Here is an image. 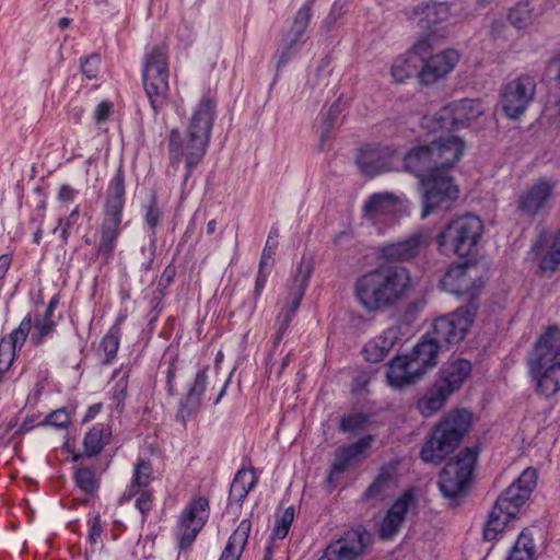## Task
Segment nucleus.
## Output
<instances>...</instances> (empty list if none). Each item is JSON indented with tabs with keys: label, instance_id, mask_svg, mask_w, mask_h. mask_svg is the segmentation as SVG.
<instances>
[{
	"label": "nucleus",
	"instance_id": "393cba45",
	"mask_svg": "<svg viewBox=\"0 0 560 560\" xmlns=\"http://www.w3.org/2000/svg\"><path fill=\"white\" fill-rule=\"evenodd\" d=\"M397 152L389 147H369L361 151L357 163L369 175L393 171Z\"/></svg>",
	"mask_w": 560,
	"mask_h": 560
},
{
	"label": "nucleus",
	"instance_id": "603ef678",
	"mask_svg": "<svg viewBox=\"0 0 560 560\" xmlns=\"http://www.w3.org/2000/svg\"><path fill=\"white\" fill-rule=\"evenodd\" d=\"M46 423L55 428H67L70 424V416L66 409H57L46 417Z\"/></svg>",
	"mask_w": 560,
	"mask_h": 560
},
{
	"label": "nucleus",
	"instance_id": "f3484780",
	"mask_svg": "<svg viewBox=\"0 0 560 560\" xmlns=\"http://www.w3.org/2000/svg\"><path fill=\"white\" fill-rule=\"evenodd\" d=\"M482 287V281L478 278V270L475 265H457L451 267L441 279V288L444 291L456 295H469L475 298Z\"/></svg>",
	"mask_w": 560,
	"mask_h": 560
},
{
	"label": "nucleus",
	"instance_id": "2eb2a0df",
	"mask_svg": "<svg viewBox=\"0 0 560 560\" xmlns=\"http://www.w3.org/2000/svg\"><path fill=\"white\" fill-rule=\"evenodd\" d=\"M536 82L533 77L522 75L506 84L501 97L502 108L509 118H518L533 101Z\"/></svg>",
	"mask_w": 560,
	"mask_h": 560
},
{
	"label": "nucleus",
	"instance_id": "6ab92c4d",
	"mask_svg": "<svg viewBox=\"0 0 560 560\" xmlns=\"http://www.w3.org/2000/svg\"><path fill=\"white\" fill-rule=\"evenodd\" d=\"M417 504L416 493L413 489L406 490L397 498L387 510L381 526L380 535L383 539H392L398 534L406 521L407 513Z\"/></svg>",
	"mask_w": 560,
	"mask_h": 560
},
{
	"label": "nucleus",
	"instance_id": "58836bf2",
	"mask_svg": "<svg viewBox=\"0 0 560 560\" xmlns=\"http://www.w3.org/2000/svg\"><path fill=\"white\" fill-rule=\"evenodd\" d=\"M303 38L290 31L284 35L281 45L277 50L278 67H283L296 54Z\"/></svg>",
	"mask_w": 560,
	"mask_h": 560
},
{
	"label": "nucleus",
	"instance_id": "39448f33",
	"mask_svg": "<svg viewBox=\"0 0 560 560\" xmlns=\"http://www.w3.org/2000/svg\"><path fill=\"white\" fill-rule=\"evenodd\" d=\"M125 207V180L118 172L110 180L107 197L102 210V222L97 229L98 242L96 255L108 262L122 231V212Z\"/></svg>",
	"mask_w": 560,
	"mask_h": 560
},
{
	"label": "nucleus",
	"instance_id": "13d9d810",
	"mask_svg": "<svg viewBox=\"0 0 560 560\" xmlns=\"http://www.w3.org/2000/svg\"><path fill=\"white\" fill-rule=\"evenodd\" d=\"M77 194L78 191L70 185H61L58 191V200L62 202H70L75 198Z\"/></svg>",
	"mask_w": 560,
	"mask_h": 560
},
{
	"label": "nucleus",
	"instance_id": "a211bd4d",
	"mask_svg": "<svg viewBox=\"0 0 560 560\" xmlns=\"http://www.w3.org/2000/svg\"><path fill=\"white\" fill-rule=\"evenodd\" d=\"M32 330V315L27 314L19 326L0 340V385L10 380L8 373L15 359L18 349L25 343Z\"/></svg>",
	"mask_w": 560,
	"mask_h": 560
},
{
	"label": "nucleus",
	"instance_id": "72a5a7b5",
	"mask_svg": "<svg viewBox=\"0 0 560 560\" xmlns=\"http://www.w3.org/2000/svg\"><path fill=\"white\" fill-rule=\"evenodd\" d=\"M257 476L253 469H240L230 487L229 502L242 505L249 491L257 483Z\"/></svg>",
	"mask_w": 560,
	"mask_h": 560
},
{
	"label": "nucleus",
	"instance_id": "09e8293b",
	"mask_svg": "<svg viewBox=\"0 0 560 560\" xmlns=\"http://www.w3.org/2000/svg\"><path fill=\"white\" fill-rule=\"evenodd\" d=\"M209 366H205L197 374L192 384L188 388V393L200 398L202 400L203 394L209 384L208 377Z\"/></svg>",
	"mask_w": 560,
	"mask_h": 560
},
{
	"label": "nucleus",
	"instance_id": "052dcab7",
	"mask_svg": "<svg viewBox=\"0 0 560 560\" xmlns=\"http://www.w3.org/2000/svg\"><path fill=\"white\" fill-rule=\"evenodd\" d=\"M103 528L98 518H95L90 527L89 537L92 544H96L101 539Z\"/></svg>",
	"mask_w": 560,
	"mask_h": 560
},
{
	"label": "nucleus",
	"instance_id": "ddd939ff",
	"mask_svg": "<svg viewBox=\"0 0 560 560\" xmlns=\"http://www.w3.org/2000/svg\"><path fill=\"white\" fill-rule=\"evenodd\" d=\"M557 180L540 177L527 186L516 199V209L522 217L534 219L547 212L553 202Z\"/></svg>",
	"mask_w": 560,
	"mask_h": 560
},
{
	"label": "nucleus",
	"instance_id": "423d86ee",
	"mask_svg": "<svg viewBox=\"0 0 560 560\" xmlns=\"http://www.w3.org/2000/svg\"><path fill=\"white\" fill-rule=\"evenodd\" d=\"M471 416L466 410L450 412L435 428L431 439L421 450L425 463L439 464L460 443L468 431Z\"/></svg>",
	"mask_w": 560,
	"mask_h": 560
},
{
	"label": "nucleus",
	"instance_id": "8fccbe9b",
	"mask_svg": "<svg viewBox=\"0 0 560 560\" xmlns=\"http://www.w3.org/2000/svg\"><path fill=\"white\" fill-rule=\"evenodd\" d=\"M79 215L80 209L79 206H77L67 218L59 220V224L55 229V232L60 230V238L63 244L68 243L69 232L71 228L78 222Z\"/></svg>",
	"mask_w": 560,
	"mask_h": 560
},
{
	"label": "nucleus",
	"instance_id": "864d4df0",
	"mask_svg": "<svg viewBox=\"0 0 560 560\" xmlns=\"http://www.w3.org/2000/svg\"><path fill=\"white\" fill-rule=\"evenodd\" d=\"M101 58L98 55H91L84 59L81 63L82 73L88 79H94L97 77L100 70Z\"/></svg>",
	"mask_w": 560,
	"mask_h": 560
},
{
	"label": "nucleus",
	"instance_id": "4d7b16f0",
	"mask_svg": "<svg viewBox=\"0 0 560 560\" xmlns=\"http://www.w3.org/2000/svg\"><path fill=\"white\" fill-rule=\"evenodd\" d=\"M112 112H113V103L107 102V101L101 102L95 107V110H94L93 118H94L95 124L102 125L103 122H105L108 119V117L110 116Z\"/></svg>",
	"mask_w": 560,
	"mask_h": 560
},
{
	"label": "nucleus",
	"instance_id": "680f3d73",
	"mask_svg": "<svg viewBox=\"0 0 560 560\" xmlns=\"http://www.w3.org/2000/svg\"><path fill=\"white\" fill-rule=\"evenodd\" d=\"M430 49V43L428 39H421L417 42L412 47V52L416 55H419L421 57H424L429 52Z\"/></svg>",
	"mask_w": 560,
	"mask_h": 560
},
{
	"label": "nucleus",
	"instance_id": "f257e3e1",
	"mask_svg": "<svg viewBox=\"0 0 560 560\" xmlns=\"http://www.w3.org/2000/svg\"><path fill=\"white\" fill-rule=\"evenodd\" d=\"M465 151L457 136L440 137L429 144L417 145L404 156V167L419 178L425 218L435 209H447L458 197L451 170Z\"/></svg>",
	"mask_w": 560,
	"mask_h": 560
},
{
	"label": "nucleus",
	"instance_id": "412c9836",
	"mask_svg": "<svg viewBox=\"0 0 560 560\" xmlns=\"http://www.w3.org/2000/svg\"><path fill=\"white\" fill-rule=\"evenodd\" d=\"M366 533L350 530L341 539L330 544L318 560H354L365 548Z\"/></svg>",
	"mask_w": 560,
	"mask_h": 560
},
{
	"label": "nucleus",
	"instance_id": "c85d7f7f",
	"mask_svg": "<svg viewBox=\"0 0 560 560\" xmlns=\"http://www.w3.org/2000/svg\"><path fill=\"white\" fill-rule=\"evenodd\" d=\"M397 488L396 468L392 465L380 469L373 482L364 491L363 498L366 501H383Z\"/></svg>",
	"mask_w": 560,
	"mask_h": 560
},
{
	"label": "nucleus",
	"instance_id": "37998d69",
	"mask_svg": "<svg viewBox=\"0 0 560 560\" xmlns=\"http://www.w3.org/2000/svg\"><path fill=\"white\" fill-rule=\"evenodd\" d=\"M119 348V329L113 327L103 337L100 349L104 353V363H110L117 354Z\"/></svg>",
	"mask_w": 560,
	"mask_h": 560
},
{
	"label": "nucleus",
	"instance_id": "a19ab883",
	"mask_svg": "<svg viewBox=\"0 0 560 560\" xmlns=\"http://www.w3.org/2000/svg\"><path fill=\"white\" fill-rule=\"evenodd\" d=\"M32 328L33 331H30L31 342L37 347L43 345L45 339L54 332L56 328V322L55 319L35 317L34 319L32 318Z\"/></svg>",
	"mask_w": 560,
	"mask_h": 560
},
{
	"label": "nucleus",
	"instance_id": "7c9ffc66",
	"mask_svg": "<svg viewBox=\"0 0 560 560\" xmlns=\"http://www.w3.org/2000/svg\"><path fill=\"white\" fill-rule=\"evenodd\" d=\"M373 441V436L369 435L360 439L359 441L343 445L336 450L335 462L330 471V478L335 475L339 476L342 474L360 455L368 450Z\"/></svg>",
	"mask_w": 560,
	"mask_h": 560
},
{
	"label": "nucleus",
	"instance_id": "69168bd1",
	"mask_svg": "<svg viewBox=\"0 0 560 560\" xmlns=\"http://www.w3.org/2000/svg\"><path fill=\"white\" fill-rule=\"evenodd\" d=\"M277 247H278V243H275L273 238H272V242L271 241H266V244H265V247H264V250H262L261 255L268 256V258H272L273 259V255L276 253Z\"/></svg>",
	"mask_w": 560,
	"mask_h": 560
},
{
	"label": "nucleus",
	"instance_id": "aec40b11",
	"mask_svg": "<svg viewBox=\"0 0 560 560\" xmlns=\"http://www.w3.org/2000/svg\"><path fill=\"white\" fill-rule=\"evenodd\" d=\"M460 55L455 49H444L430 56L419 72V79L423 84H432L451 73L459 62Z\"/></svg>",
	"mask_w": 560,
	"mask_h": 560
},
{
	"label": "nucleus",
	"instance_id": "a18cd8bd",
	"mask_svg": "<svg viewBox=\"0 0 560 560\" xmlns=\"http://www.w3.org/2000/svg\"><path fill=\"white\" fill-rule=\"evenodd\" d=\"M74 479L77 486L88 494L94 493L98 487L94 471L90 468H78Z\"/></svg>",
	"mask_w": 560,
	"mask_h": 560
},
{
	"label": "nucleus",
	"instance_id": "20e7f679",
	"mask_svg": "<svg viewBox=\"0 0 560 560\" xmlns=\"http://www.w3.org/2000/svg\"><path fill=\"white\" fill-rule=\"evenodd\" d=\"M537 472L534 468H526L520 477L497 499L489 512L483 528V538L494 540L508 523L515 517L520 509L528 500L536 487Z\"/></svg>",
	"mask_w": 560,
	"mask_h": 560
},
{
	"label": "nucleus",
	"instance_id": "4c0bfd02",
	"mask_svg": "<svg viewBox=\"0 0 560 560\" xmlns=\"http://www.w3.org/2000/svg\"><path fill=\"white\" fill-rule=\"evenodd\" d=\"M536 546L529 533L523 530L506 560H535Z\"/></svg>",
	"mask_w": 560,
	"mask_h": 560
},
{
	"label": "nucleus",
	"instance_id": "a878e982",
	"mask_svg": "<svg viewBox=\"0 0 560 560\" xmlns=\"http://www.w3.org/2000/svg\"><path fill=\"white\" fill-rule=\"evenodd\" d=\"M421 376V369L411 362L408 354L392 360L387 371L388 384L394 388L413 384Z\"/></svg>",
	"mask_w": 560,
	"mask_h": 560
},
{
	"label": "nucleus",
	"instance_id": "338daca9",
	"mask_svg": "<svg viewBox=\"0 0 560 560\" xmlns=\"http://www.w3.org/2000/svg\"><path fill=\"white\" fill-rule=\"evenodd\" d=\"M272 258H268V256L261 255L260 261H259V269L258 272H270V268L272 266Z\"/></svg>",
	"mask_w": 560,
	"mask_h": 560
},
{
	"label": "nucleus",
	"instance_id": "bf43d9fd",
	"mask_svg": "<svg viewBox=\"0 0 560 560\" xmlns=\"http://www.w3.org/2000/svg\"><path fill=\"white\" fill-rule=\"evenodd\" d=\"M268 272H258L257 273V277H256V281H255V288H254V299L257 300L264 289H265V285H266V282H267V278H268Z\"/></svg>",
	"mask_w": 560,
	"mask_h": 560
},
{
	"label": "nucleus",
	"instance_id": "1a4fd4ad",
	"mask_svg": "<svg viewBox=\"0 0 560 560\" xmlns=\"http://www.w3.org/2000/svg\"><path fill=\"white\" fill-rule=\"evenodd\" d=\"M208 145V142L194 135H189L187 131L184 135L177 129H173L170 132V164L173 168H177L182 162L185 164L184 184L187 183L195 167L203 160Z\"/></svg>",
	"mask_w": 560,
	"mask_h": 560
},
{
	"label": "nucleus",
	"instance_id": "7ed1b4c3",
	"mask_svg": "<svg viewBox=\"0 0 560 560\" xmlns=\"http://www.w3.org/2000/svg\"><path fill=\"white\" fill-rule=\"evenodd\" d=\"M536 388L545 397L560 390V328L549 327L536 341L528 361Z\"/></svg>",
	"mask_w": 560,
	"mask_h": 560
},
{
	"label": "nucleus",
	"instance_id": "5701e85b",
	"mask_svg": "<svg viewBox=\"0 0 560 560\" xmlns=\"http://www.w3.org/2000/svg\"><path fill=\"white\" fill-rule=\"evenodd\" d=\"M399 198L392 192H375L364 202L363 215L373 225L392 218L400 209Z\"/></svg>",
	"mask_w": 560,
	"mask_h": 560
},
{
	"label": "nucleus",
	"instance_id": "79ce46f5",
	"mask_svg": "<svg viewBox=\"0 0 560 560\" xmlns=\"http://www.w3.org/2000/svg\"><path fill=\"white\" fill-rule=\"evenodd\" d=\"M313 2H314V0L305 1V3L298 10V12L293 19V23L289 30L290 32L301 36L302 38L310 25V22H311L312 15H313V12H312Z\"/></svg>",
	"mask_w": 560,
	"mask_h": 560
},
{
	"label": "nucleus",
	"instance_id": "e433bc0d",
	"mask_svg": "<svg viewBox=\"0 0 560 560\" xmlns=\"http://www.w3.org/2000/svg\"><path fill=\"white\" fill-rule=\"evenodd\" d=\"M110 435L112 433L107 425H94L84 436V451L86 455H97L109 442Z\"/></svg>",
	"mask_w": 560,
	"mask_h": 560
},
{
	"label": "nucleus",
	"instance_id": "9d476101",
	"mask_svg": "<svg viewBox=\"0 0 560 560\" xmlns=\"http://www.w3.org/2000/svg\"><path fill=\"white\" fill-rule=\"evenodd\" d=\"M477 455L466 448L458 453L455 459L444 466L439 477V488L443 497L455 499L462 495L472 476Z\"/></svg>",
	"mask_w": 560,
	"mask_h": 560
},
{
	"label": "nucleus",
	"instance_id": "c756f323",
	"mask_svg": "<svg viewBox=\"0 0 560 560\" xmlns=\"http://www.w3.org/2000/svg\"><path fill=\"white\" fill-rule=\"evenodd\" d=\"M399 335L398 327H390L373 338L363 348L365 359L374 363L383 361L397 342Z\"/></svg>",
	"mask_w": 560,
	"mask_h": 560
},
{
	"label": "nucleus",
	"instance_id": "cd10ccee",
	"mask_svg": "<svg viewBox=\"0 0 560 560\" xmlns=\"http://www.w3.org/2000/svg\"><path fill=\"white\" fill-rule=\"evenodd\" d=\"M310 275H311L310 266L308 265L303 266V264H301L298 269V273H296L295 278L293 279V285H292L291 292H290V295L292 299L291 308L285 314V316L283 317V319L280 323V326L278 328V334H277V341H279L282 338L284 331L288 329V327L293 318L294 313L296 312V310L300 306V303H301V301L305 294V291L308 287Z\"/></svg>",
	"mask_w": 560,
	"mask_h": 560
},
{
	"label": "nucleus",
	"instance_id": "c9c22d12",
	"mask_svg": "<svg viewBox=\"0 0 560 560\" xmlns=\"http://www.w3.org/2000/svg\"><path fill=\"white\" fill-rule=\"evenodd\" d=\"M448 397L450 395L434 383L432 388L418 400L417 408L423 417H431L443 408Z\"/></svg>",
	"mask_w": 560,
	"mask_h": 560
},
{
	"label": "nucleus",
	"instance_id": "e2e57ef3",
	"mask_svg": "<svg viewBox=\"0 0 560 560\" xmlns=\"http://www.w3.org/2000/svg\"><path fill=\"white\" fill-rule=\"evenodd\" d=\"M58 303H59V298L57 295L52 296L45 310L44 315L40 318L54 319V313H55V310H56Z\"/></svg>",
	"mask_w": 560,
	"mask_h": 560
},
{
	"label": "nucleus",
	"instance_id": "774afa93",
	"mask_svg": "<svg viewBox=\"0 0 560 560\" xmlns=\"http://www.w3.org/2000/svg\"><path fill=\"white\" fill-rule=\"evenodd\" d=\"M504 27V24L503 22L501 21H493L492 24H491V36L492 37H498L502 31V28Z\"/></svg>",
	"mask_w": 560,
	"mask_h": 560
},
{
	"label": "nucleus",
	"instance_id": "473e14b6",
	"mask_svg": "<svg viewBox=\"0 0 560 560\" xmlns=\"http://www.w3.org/2000/svg\"><path fill=\"white\" fill-rule=\"evenodd\" d=\"M252 523L248 518L240 522L237 528L230 536L219 560H240L247 544Z\"/></svg>",
	"mask_w": 560,
	"mask_h": 560
},
{
	"label": "nucleus",
	"instance_id": "f8f14e48",
	"mask_svg": "<svg viewBox=\"0 0 560 560\" xmlns=\"http://www.w3.org/2000/svg\"><path fill=\"white\" fill-rule=\"evenodd\" d=\"M483 113V107L478 100H460L448 104L438 110L430 121L434 131H453L468 127ZM425 122L429 119L425 118Z\"/></svg>",
	"mask_w": 560,
	"mask_h": 560
},
{
	"label": "nucleus",
	"instance_id": "de8ad7c7",
	"mask_svg": "<svg viewBox=\"0 0 560 560\" xmlns=\"http://www.w3.org/2000/svg\"><path fill=\"white\" fill-rule=\"evenodd\" d=\"M348 9V2L346 0H336L328 13L323 20V26L326 31H330L335 24L345 15Z\"/></svg>",
	"mask_w": 560,
	"mask_h": 560
},
{
	"label": "nucleus",
	"instance_id": "4468645a",
	"mask_svg": "<svg viewBox=\"0 0 560 560\" xmlns=\"http://www.w3.org/2000/svg\"><path fill=\"white\" fill-rule=\"evenodd\" d=\"M208 517L209 501L205 497H196L187 504L175 528L177 547L180 551L190 548Z\"/></svg>",
	"mask_w": 560,
	"mask_h": 560
},
{
	"label": "nucleus",
	"instance_id": "dca6fc26",
	"mask_svg": "<svg viewBox=\"0 0 560 560\" xmlns=\"http://www.w3.org/2000/svg\"><path fill=\"white\" fill-rule=\"evenodd\" d=\"M452 3L422 1L404 10L407 21L415 24L423 32H432L434 28L451 20Z\"/></svg>",
	"mask_w": 560,
	"mask_h": 560
},
{
	"label": "nucleus",
	"instance_id": "f03ea898",
	"mask_svg": "<svg viewBox=\"0 0 560 560\" xmlns=\"http://www.w3.org/2000/svg\"><path fill=\"white\" fill-rule=\"evenodd\" d=\"M409 271L401 266H380L355 281L354 293L369 313H376L396 305L410 289Z\"/></svg>",
	"mask_w": 560,
	"mask_h": 560
},
{
	"label": "nucleus",
	"instance_id": "4be33fe9",
	"mask_svg": "<svg viewBox=\"0 0 560 560\" xmlns=\"http://www.w3.org/2000/svg\"><path fill=\"white\" fill-rule=\"evenodd\" d=\"M214 117L215 102L210 94H207L195 107L186 131L209 143Z\"/></svg>",
	"mask_w": 560,
	"mask_h": 560
},
{
	"label": "nucleus",
	"instance_id": "3c124183",
	"mask_svg": "<svg viewBox=\"0 0 560 560\" xmlns=\"http://www.w3.org/2000/svg\"><path fill=\"white\" fill-rule=\"evenodd\" d=\"M390 72L396 82H404L411 73L408 60L405 58H397L390 68Z\"/></svg>",
	"mask_w": 560,
	"mask_h": 560
},
{
	"label": "nucleus",
	"instance_id": "f704fd0d",
	"mask_svg": "<svg viewBox=\"0 0 560 560\" xmlns=\"http://www.w3.org/2000/svg\"><path fill=\"white\" fill-rule=\"evenodd\" d=\"M152 466L144 459H138L133 468L130 486L125 490L122 500L129 501L138 495L140 488H147L152 481Z\"/></svg>",
	"mask_w": 560,
	"mask_h": 560
},
{
	"label": "nucleus",
	"instance_id": "0eeeda50",
	"mask_svg": "<svg viewBox=\"0 0 560 560\" xmlns=\"http://www.w3.org/2000/svg\"><path fill=\"white\" fill-rule=\"evenodd\" d=\"M168 50L163 44L147 47L142 63V82L151 107L158 113L170 94Z\"/></svg>",
	"mask_w": 560,
	"mask_h": 560
},
{
	"label": "nucleus",
	"instance_id": "2f4dec72",
	"mask_svg": "<svg viewBox=\"0 0 560 560\" xmlns=\"http://www.w3.org/2000/svg\"><path fill=\"white\" fill-rule=\"evenodd\" d=\"M443 347L430 334L424 336L413 348L411 353L408 354L412 363H417L421 369L422 375L429 368L436 364L438 352Z\"/></svg>",
	"mask_w": 560,
	"mask_h": 560
},
{
	"label": "nucleus",
	"instance_id": "bb28decb",
	"mask_svg": "<svg viewBox=\"0 0 560 560\" xmlns=\"http://www.w3.org/2000/svg\"><path fill=\"white\" fill-rule=\"evenodd\" d=\"M470 372L471 364L469 361L464 359L451 361L443 368L435 384L451 396L460 388L464 381L470 375Z\"/></svg>",
	"mask_w": 560,
	"mask_h": 560
},
{
	"label": "nucleus",
	"instance_id": "9b49d317",
	"mask_svg": "<svg viewBox=\"0 0 560 560\" xmlns=\"http://www.w3.org/2000/svg\"><path fill=\"white\" fill-rule=\"evenodd\" d=\"M477 310L478 305L471 301L452 314L435 319L431 335L443 348L459 343L471 327Z\"/></svg>",
	"mask_w": 560,
	"mask_h": 560
},
{
	"label": "nucleus",
	"instance_id": "49530a36",
	"mask_svg": "<svg viewBox=\"0 0 560 560\" xmlns=\"http://www.w3.org/2000/svg\"><path fill=\"white\" fill-rule=\"evenodd\" d=\"M293 520L294 509L293 506H289L280 516L277 517L272 535L278 539H284L290 530Z\"/></svg>",
	"mask_w": 560,
	"mask_h": 560
},
{
	"label": "nucleus",
	"instance_id": "ea45409f",
	"mask_svg": "<svg viewBox=\"0 0 560 560\" xmlns=\"http://www.w3.org/2000/svg\"><path fill=\"white\" fill-rule=\"evenodd\" d=\"M534 19L533 8L529 1H521L516 3L509 13V20L512 25L517 28L528 26Z\"/></svg>",
	"mask_w": 560,
	"mask_h": 560
},
{
	"label": "nucleus",
	"instance_id": "5fc2aeb1",
	"mask_svg": "<svg viewBox=\"0 0 560 560\" xmlns=\"http://www.w3.org/2000/svg\"><path fill=\"white\" fill-rule=\"evenodd\" d=\"M139 497L136 500V508L142 514V521H145L147 515L152 509V494L149 490H139Z\"/></svg>",
	"mask_w": 560,
	"mask_h": 560
},
{
	"label": "nucleus",
	"instance_id": "6e6d98bb",
	"mask_svg": "<svg viewBox=\"0 0 560 560\" xmlns=\"http://www.w3.org/2000/svg\"><path fill=\"white\" fill-rule=\"evenodd\" d=\"M161 219V211L155 202H151L145 211V222L151 230V235H155V228L159 225Z\"/></svg>",
	"mask_w": 560,
	"mask_h": 560
},
{
	"label": "nucleus",
	"instance_id": "0e129e2a",
	"mask_svg": "<svg viewBox=\"0 0 560 560\" xmlns=\"http://www.w3.org/2000/svg\"><path fill=\"white\" fill-rule=\"evenodd\" d=\"M359 421H360L359 416H351V417L345 418L341 421V429L343 431H353L355 429V427L358 425Z\"/></svg>",
	"mask_w": 560,
	"mask_h": 560
},
{
	"label": "nucleus",
	"instance_id": "b1692460",
	"mask_svg": "<svg viewBox=\"0 0 560 560\" xmlns=\"http://www.w3.org/2000/svg\"><path fill=\"white\" fill-rule=\"evenodd\" d=\"M429 242V235L415 233L405 240L383 245L380 253L386 260H407L423 252Z\"/></svg>",
	"mask_w": 560,
	"mask_h": 560
},
{
	"label": "nucleus",
	"instance_id": "c03bdc74",
	"mask_svg": "<svg viewBox=\"0 0 560 560\" xmlns=\"http://www.w3.org/2000/svg\"><path fill=\"white\" fill-rule=\"evenodd\" d=\"M202 405V400L187 392L182 399L176 418L185 424L188 419L198 413Z\"/></svg>",
	"mask_w": 560,
	"mask_h": 560
},
{
	"label": "nucleus",
	"instance_id": "6e6552de",
	"mask_svg": "<svg viewBox=\"0 0 560 560\" xmlns=\"http://www.w3.org/2000/svg\"><path fill=\"white\" fill-rule=\"evenodd\" d=\"M482 232V221L474 214H467L453 220L438 235V245L444 254L453 253L465 257L477 245Z\"/></svg>",
	"mask_w": 560,
	"mask_h": 560
}]
</instances>
